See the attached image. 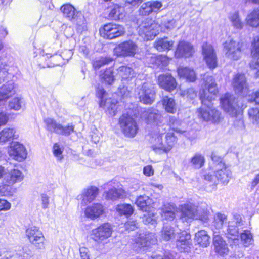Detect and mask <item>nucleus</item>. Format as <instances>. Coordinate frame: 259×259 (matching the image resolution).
<instances>
[{
  "instance_id": "nucleus-1",
  "label": "nucleus",
  "mask_w": 259,
  "mask_h": 259,
  "mask_svg": "<svg viewBox=\"0 0 259 259\" xmlns=\"http://www.w3.org/2000/svg\"><path fill=\"white\" fill-rule=\"evenodd\" d=\"M212 163L210 165V168L213 171L214 175L206 174L204 179L212 184L210 185L215 187L218 183L220 182L223 185H226L229 182L231 172L228 168L223 159L215 153L211 155Z\"/></svg>"
},
{
  "instance_id": "nucleus-2",
  "label": "nucleus",
  "mask_w": 259,
  "mask_h": 259,
  "mask_svg": "<svg viewBox=\"0 0 259 259\" xmlns=\"http://www.w3.org/2000/svg\"><path fill=\"white\" fill-rule=\"evenodd\" d=\"M203 81L202 89L200 92V98L202 104L205 105H206V102H210L215 99L218 89L217 84L212 76L204 75Z\"/></svg>"
},
{
  "instance_id": "nucleus-3",
  "label": "nucleus",
  "mask_w": 259,
  "mask_h": 259,
  "mask_svg": "<svg viewBox=\"0 0 259 259\" xmlns=\"http://www.w3.org/2000/svg\"><path fill=\"white\" fill-rule=\"evenodd\" d=\"M198 118L203 121L209 122L213 124H218L223 120L221 112L210 104H207L199 108L197 110Z\"/></svg>"
},
{
  "instance_id": "nucleus-4",
  "label": "nucleus",
  "mask_w": 259,
  "mask_h": 259,
  "mask_svg": "<svg viewBox=\"0 0 259 259\" xmlns=\"http://www.w3.org/2000/svg\"><path fill=\"white\" fill-rule=\"evenodd\" d=\"M177 139L173 133H168L165 136L164 142L162 135H157L152 138V148L156 152L162 151L163 152H169L175 144Z\"/></svg>"
},
{
  "instance_id": "nucleus-5",
  "label": "nucleus",
  "mask_w": 259,
  "mask_h": 259,
  "mask_svg": "<svg viewBox=\"0 0 259 259\" xmlns=\"http://www.w3.org/2000/svg\"><path fill=\"white\" fill-rule=\"evenodd\" d=\"M97 96L101 99L100 106L111 116L115 115L118 106L117 101L114 99L106 98L107 93L102 87H98L96 90Z\"/></svg>"
},
{
  "instance_id": "nucleus-6",
  "label": "nucleus",
  "mask_w": 259,
  "mask_h": 259,
  "mask_svg": "<svg viewBox=\"0 0 259 259\" xmlns=\"http://www.w3.org/2000/svg\"><path fill=\"white\" fill-rule=\"evenodd\" d=\"M222 108L232 117H236L241 113L240 107L234 95L226 93L220 98Z\"/></svg>"
},
{
  "instance_id": "nucleus-7",
  "label": "nucleus",
  "mask_w": 259,
  "mask_h": 259,
  "mask_svg": "<svg viewBox=\"0 0 259 259\" xmlns=\"http://www.w3.org/2000/svg\"><path fill=\"white\" fill-rule=\"evenodd\" d=\"M159 25L151 19H146L139 26V34L144 40L153 39L158 33Z\"/></svg>"
},
{
  "instance_id": "nucleus-8",
  "label": "nucleus",
  "mask_w": 259,
  "mask_h": 259,
  "mask_svg": "<svg viewBox=\"0 0 259 259\" xmlns=\"http://www.w3.org/2000/svg\"><path fill=\"white\" fill-rule=\"evenodd\" d=\"M99 31L101 36L103 38L113 39L124 35L125 30L122 25L110 23L101 27Z\"/></svg>"
},
{
  "instance_id": "nucleus-9",
  "label": "nucleus",
  "mask_w": 259,
  "mask_h": 259,
  "mask_svg": "<svg viewBox=\"0 0 259 259\" xmlns=\"http://www.w3.org/2000/svg\"><path fill=\"white\" fill-rule=\"evenodd\" d=\"M119 123L125 136L128 137L136 136L138 131V126L132 116L124 114L120 117Z\"/></svg>"
},
{
  "instance_id": "nucleus-10",
  "label": "nucleus",
  "mask_w": 259,
  "mask_h": 259,
  "mask_svg": "<svg viewBox=\"0 0 259 259\" xmlns=\"http://www.w3.org/2000/svg\"><path fill=\"white\" fill-rule=\"evenodd\" d=\"M243 43L233 40L226 41L224 44L225 56L232 60H238L241 56Z\"/></svg>"
},
{
  "instance_id": "nucleus-11",
  "label": "nucleus",
  "mask_w": 259,
  "mask_h": 259,
  "mask_svg": "<svg viewBox=\"0 0 259 259\" xmlns=\"http://www.w3.org/2000/svg\"><path fill=\"white\" fill-rule=\"evenodd\" d=\"M138 47L132 40H127L119 44L114 49V53L119 57H133L137 53Z\"/></svg>"
},
{
  "instance_id": "nucleus-12",
  "label": "nucleus",
  "mask_w": 259,
  "mask_h": 259,
  "mask_svg": "<svg viewBox=\"0 0 259 259\" xmlns=\"http://www.w3.org/2000/svg\"><path fill=\"white\" fill-rule=\"evenodd\" d=\"M29 242L38 249L45 248V237L39 229L35 226L28 228L26 231Z\"/></svg>"
},
{
  "instance_id": "nucleus-13",
  "label": "nucleus",
  "mask_w": 259,
  "mask_h": 259,
  "mask_svg": "<svg viewBox=\"0 0 259 259\" xmlns=\"http://www.w3.org/2000/svg\"><path fill=\"white\" fill-rule=\"evenodd\" d=\"M138 97L140 102L146 104H151L155 99V91L153 84L150 82H145L138 88Z\"/></svg>"
},
{
  "instance_id": "nucleus-14",
  "label": "nucleus",
  "mask_w": 259,
  "mask_h": 259,
  "mask_svg": "<svg viewBox=\"0 0 259 259\" xmlns=\"http://www.w3.org/2000/svg\"><path fill=\"white\" fill-rule=\"evenodd\" d=\"M9 156L13 160L21 162L27 157V152L24 146L17 142H12L8 147Z\"/></svg>"
},
{
  "instance_id": "nucleus-15",
  "label": "nucleus",
  "mask_w": 259,
  "mask_h": 259,
  "mask_svg": "<svg viewBox=\"0 0 259 259\" xmlns=\"http://www.w3.org/2000/svg\"><path fill=\"white\" fill-rule=\"evenodd\" d=\"M178 209L181 212L180 219L183 222H186L196 220L198 216V212L200 211L197 206L191 203L180 205Z\"/></svg>"
},
{
  "instance_id": "nucleus-16",
  "label": "nucleus",
  "mask_w": 259,
  "mask_h": 259,
  "mask_svg": "<svg viewBox=\"0 0 259 259\" xmlns=\"http://www.w3.org/2000/svg\"><path fill=\"white\" fill-rule=\"evenodd\" d=\"M112 229L109 223H104L92 230V238L96 242H102L111 236Z\"/></svg>"
},
{
  "instance_id": "nucleus-17",
  "label": "nucleus",
  "mask_w": 259,
  "mask_h": 259,
  "mask_svg": "<svg viewBox=\"0 0 259 259\" xmlns=\"http://www.w3.org/2000/svg\"><path fill=\"white\" fill-rule=\"evenodd\" d=\"M232 85L235 92L242 96L246 95L248 91V87L245 75L238 73L233 77Z\"/></svg>"
},
{
  "instance_id": "nucleus-18",
  "label": "nucleus",
  "mask_w": 259,
  "mask_h": 259,
  "mask_svg": "<svg viewBox=\"0 0 259 259\" xmlns=\"http://www.w3.org/2000/svg\"><path fill=\"white\" fill-rule=\"evenodd\" d=\"M202 55L204 60L209 68L213 69L217 65L216 54L212 46L208 43L202 45Z\"/></svg>"
},
{
  "instance_id": "nucleus-19",
  "label": "nucleus",
  "mask_w": 259,
  "mask_h": 259,
  "mask_svg": "<svg viewBox=\"0 0 259 259\" xmlns=\"http://www.w3.org/2000/svg\"><path fill=\"white\" fill-rule=\"evenodd\" d=\"M192 246L191 236L190 233L182 231L178 236L176 247L181 252H189Z\"/></svg>"
},
{
  "instance_id": "nucleus-20",
  "label": "nucleus",
  "mask_w": 259,
  "mask_h": 259,
  "mask_svg": "<svg viewBox=\"0 0 259 259\" xmlns=\"http://www.w3.org/2000/svg\"><path fill=\"white\" fill-rule=\"evenodd\" d=\"M134 241L136 246L141 248L156 243V238L153 233L145 232L137 235Z\"/></svg>"
},
{
  "instance_id": "nucleus-21",
  "label": "nucleus",
  "mask_w": 259,
  "mask_h": 259,
  "mask_svg": "<svg viewBox=\"0 0 259 259\" xmlns=\"http://www.w3.org/2000/svg\"><path fill=\"white\" fill-rule=\"evenodd\" d=\"M242 225V218L239 214H235L232 220L229 222L228 228L226 233L227 237L230 239L238 240V227Z\"/></svg>"
},
{
  "instance_id": "nucleus-22",
  "label": "nucleus",
  "mask_w": 259,
  "mask_h": 259,
  "mask_svg": "<svg viewBox=\"0 0 259 259\" xmlns=\"http://www.w3.org/2000/svg\"><path fill=\"white\" fill-rule=\"evenodd\" d=\"M157 83L161 88L169 92L174 91L177 86L175 78L169 73L160 75L158 77Z\"/></svg>"
},
{
  "instance_id": "nucleus-23",
  "label": "nucleus",
  "mask_w": 259,
  "mask_h": 259,
  "mask_svg": "<svg viewBox=\"0 0 259 259\" xmlns=\"http://www.w3.org/2000/svg\"><path fill=\"white\" fill-rule=\"evenodd\" d=\"M105 211V208L103 204L96 203L86 207L84 215L88 218L94 220L103 215Z\"/></svg>"
},
{
  "instance_id": "nucleus-24",
  "label": "nucleus",
  "mask_w": 259,
  "mask_h": 259,
  "mask_svg": "<svg viewBox=\"0 0 259 259\" xmlns=\"http://www.w3.org/2000/svg\"><path fill=\"white\" fill-rule=\"evenodd\" d=\"M194 52V47L191 43L185 40H181L177 45L175 55L177 58H189L192 56Z\"/></svg>"
},
{
  "instance_id": "nucleus-25",
  "label": "nucleus",
  "mask_w": 259,
  "mask_h": 259,
  "mask_svg": "<svg viewBox=\"0 0 259 259\" xmlns=\"http://www.w3.org/2000/svg\"><path fill=\"white\" fill-rule=\"evenodd\" d=\"M60 10L64 17L73 21L77 25H80L79 20L81 19V13L78 12L72 5L70 4L64 5L61 7Z\"/></svg>"
},
{
  "instance_id": "nucleus-26",
  "label": "nucleus",
  "mask_w": 259,
  "mask_h": 259,
  "mask_svg": "<svg viewBox=\"0 0 259 259\" xmlns=\"http://www.w3.org/2000/svg\"><path fill=\"white\" fill-rule=\"evenodd\" d=\"M99 193L98 189L95 186H91L84 189L81 194L78 195L77 199L81 200V204L86 205L94 201Z\"/></svg>"
},
{
  "instance_id": "nucleus-27",
  "label": "nucleus",
  "mask_w": 259,
  "mask_h": 259,
  "mask_svg": "<svg viewBox=\"0 0 259 259\" xmlns=\"http://www.w3.org/2000/svg\"><path fill=\"white\" fill-rule=\"evenodd\" d=\"M251 54L252 57L254 59L250 63V67L252 69L256 71L255 73V77H259V37L256 36L254 37L253 41L251 44Z\"/></svg>"
},
{
  "instance_id": "nucleus-28",
  "label": "nucleus",
  "mask_w": 259,
  "mask_h": 259,
  "mask_svg": "<svg viewBox=\"0 0 259 259\" xmlns=\"http://www.w3.org/2000/svg\"><path fill=\"white\" fill-rule=\"evenodd\" d=\"M213 236V245L215 252L221 256L227 255L229 249L225 241L217 232H214Z\"/></svg>"
},
{
  "instance_id": "nucleus-29",
  "label": "nucleus",
  "mask_w": 259,
  "mask_h": 259,
  "mask_svg": "<svg viewBox=\"0 0 259 259\" xmlns=\"http://www.w3.org/2000/svg\"><path fill=\"white\" fill-rule=\"evenodd\" d=\"M19 135L14 127H6L0 131V144H3L9 141L17 139Z\"/></svg>"
},
{
  "instance_id": "nucleus-30",
  "label": "nucleus",
  "mask_w": 259,
  "mask_h": 259,
  "mask_svg": "<svg viewBox=\"0 0 259 259\" xmlns=\"http://www.w3.org/2000/svg\"><path fill=\"white\" fill-rule=\"evenodd\" d=\"M177 72L180 78H184L188 81L194 82L197 78L195 71L191 68L179 67L177 69Z\"/></svg>"
},
{
  "instance_id": "nucleus-31",
  "label": "nucleus",
  "mask_w": 259,
  "mask_h": 259,
  "mask_svg": "<svg viewBox=\"0 0 259 259\" xmlns=\"http://www.w3.org/2000/svg\"><path fill=\"white\" fill-rule=\"evenodd\" d=\"M24 177V175L21 171L18 169H13L5 177V180L9 184L12 185L22 181Z\"/></svg>"
},
{
  "instance_id": "nucleus-32",
  "label": "nucleus",
  "mask_w": 259,
  "mask_h": 259,
  "mask_svg": "<svg viewBox=\"0 0 259 259\" xmlns=\"http://www.w3.org/2000/svg\"><path fill=\"white\" fill-rule=\"evenodd\" d=\"M15 94V85L12 82H7L0 88V96L1 99L4 100L8 99Z\"/></svg>"
},
{
  "instance_id": "nucleus-33",
  "label": "nucleus",
  "mask_w": 259,
  "mask_h": 259,
  "mask_svg": "<svg viewBox=\"0 0 259 259\" xmlns=\"http://www.w3.org/2000/svg\"><path fill=\"white\" fill-rule=\"evenodd\" d=\"M118 75L121 77L122 81H128L136 76V73L131 67L122 66L117 69Z\"/></svg>"
},
{
  "instance_id": "nucleus-34",
  "label": "nucleus",
  "mask_w": 259,
  "mask_h": 259,
  "mask_svg": "<svg viewBox=\"0 0 259 259\" xmlns=\"http://www.w3.org/2000/svg\"><path fill=\"white\" fill-rule=\"evenodd\" d=\"M195 240L200 246L206 247L210 244V237L205 230H200L195 234Z\"/></svg>"
},
{
  "instance_id": "nucleus-35",
  "label": "nucleus",
  "mask_w": 259,
  "mask_h": 259,
  "mask_svg": "<svg viewBox=\"0 0 259 259\" xmlns=\"http://www.w3.org/2000/svg\"><path fill=\"white\" fill-rule=\"evenodd\" d=\"M174 44L172 40H168L164 37L156 40L154 43V47L159 51H164L171 50Z\"/></svg>"
},
{
  "instance_id": "nucleus-36",
  "label": "nucleus",
  "mask_w": 259,
  "mask_h": 259,
  "mask_svg": "<svg viewBox=\"0 0 259 259\" xmlns=\"http://www.w3.org/2000/svg\"><path fill=\"white\" fill-rule=\"evenodd\" d=\"M246 25L253 28L259 27V9H255L249 13L245 19Z\"/></svg>"
},
{
  "instance_id": "nucleus-37",
  "label": "nucleus",
  "mask_w": 259,
  "mask_h": 259,
  "mask_svg": "<svg viewBox=\"0 0 259 259\" xmlns=\"http://www.w3.org/2000/svg\"><path fill=\"white\" fill-rule=\"evenodd\" d=\"M163 108L168 113L174 114L177 111V105L175 100L168 96H164L161 100Z\"/></svg>"
},
{
  "instance_id": "nucleus-38",
  "label": "nucleus",
  "mask_w": 259,
  "mask_h": 259,
  "mask_svg": "<svg viewBox=\"0 0 259 259\" xmlns=\"http://www.w3.org/2000/svg\"><path fill=\"white\" fill-rule=\"evenodd\" d=\"M126 195L125 192L122 189L115 188L110 189L106 193L105 198L107 200H115L123 198Z\"/></svg>"
},
{
  "instance_id": "nucleus-39",
  "label": "nucleus",
  "mask_w": 259,
  "mask_h": 259,
  "mask_svg": "<svg viewBox=\"0 0 259 259\" xmlns=\"http://www.w3.org/2000/svg\"><path fill=\"white\" fill-rule=\"evenodd\" d=\"M205 162L204 156L200 153H196L190 159L191 165L195 169H200Z\"/></svg>"
},
{
  "instance_id": "nucleus-40",
  "label": "nucleus",
  "mask_w": 259,
  "mask_h": 259,
  "mask_svg": "<svg viewBox=\"0 0 259 259\" xmlns=\"http://www.w3.org/2000/svg\"><path fill=\"white\" fill-rule=\"evenodd\" d=\"M175 205L171 204H166L162 208V217L167 220H172L175 218Z\"/></svg>"
},
{
  "instance_id": "nucleus-41",
  "label": "nucleus",
  "mask_w": 259,
  "mask_h": 259,
  "mask_svg": "<svg viewBox=\"0 0 259 259\" xmlns=\"http://www.w3.org/2000/svg\"><path fill=\"white\" fill-rule=\"evenodd\" d=\"M147 122L149 123L161 122L162 116L158 110L154 109H149L147 113Z\"/></svg>"
},
{
  "instance_id": "nucleus-42",
  "label": "nucleus",
  "mask_w": 259,
  "mask_h": 259,
  "mask_svg": "<svg viewBox=\"0 0 259 259\" xmlns=\"http://www.w3.org/2000/svg\"><path fill=\"white\" fill-rule=\"evenodd\" d=\"M229 19L231 22L232 25L235 28L241 29L243 27V22L242 21L238 12L230 13L229 16Z\"/></svg>"
},
{
  "instance_id": "nucleus-43",
  "label": "nucleus",
  "mask_w": 259,
  "mask_h": 259,
  "mask_svg": "<svg viewBox=\"0 0 259 259\" xmlns=\"http://www.w3.org/2000/svg\"><path fill=\"white\" fill-rule=\"evenodd\" d=\"M116 210L120 215L129 217L133 214L134 209L130 204H121L116 206Z\"/></svg>"
},
{
  "instance_id": "nucleus-44",
  "label": "nucleus",
  "mask_w": 259,
  "mask_h": 259,
  "mask_svg": "<svg viewBox=\"0 0 259 259\" xmlns=\"http://www.w3.org/2000/svg\"><path fill=\"white\" fill-rule=\"evenodd\" d=\"M109 15L115 20L122 19L125 16L124 9L118 5L115 6L111 10Z\"/></svg>"
},
{
  "instance_id": "nucleus-45",
  "label": "nucleus",
  "mask_w": 259,
  "mask_h": 259,
  "mask_svg": "<svg viewBox=\"0 0 259 259\" xmlns=\"http://www.w3.org/2000/svg\"><path fill=\"white\" fill-rule=\"evenodd\" d=\"M249 119L253 124L259 127V108L250 107L248 110Z\"/></svg>"
},
{
  "instance_id": "nucleus-46",
  "label": "nucleus",
  "mask_w": 259,
  "mask_h": 259,
  "mask_svg": "<svg viewBox=\"0 0 259 259\" xmlns=\"http://www.w3.org/2000/svg\"><path fill=\"white\" fill-rule=\"evenodd\" d=\"M175 236L174 228L169 226H164L161 231V236L162 239L165 241H169L174 238Z\"/></svg>"
},
{
  "instance_id": "nucleus-47",
  "label": "nucleus",
  "mask_w": 259,
  "mask_h": 259,
  "mask_svg": "<svg viewBox=\"0 0 259 259\" xmlns=\"http://www.w3.org/2000/svg\"><path fill=\"white\" fill-rule=\"evenodd\" d=\"M48 130L58 134L61 128V124L57 123L54 119L48 118L44 120Z\"/></svg>"
},
{
  "instance_id": "nucleus-48",
  "label": "nucleus",
  "mask_w": 259,
  "mask_h": 259,
  "mask_svg": "<svg viewBox=\"0 0 259 259\" xmlns=\"http://www.w3.org/2000/svg\"><path fill=\"white\" fill-rule=\"evenodd\" d=\"M113 73V69L110 68L104 71L103 73H102L100 75V76L101 77L102 80L104 81L105 83L108 84H111L113 83V82L114 80V77Z\"/></svg>"
},
{
  "instance_id": "nucleus-49",
  "label": "nucleus",
  "mask_w": 259,
  "mask_h": 259,
  "mask_svg": "<svg viewBox=\"0 0 259 259\" xmlns=\"http://www.w3.org/2000/svg\"><path fill=\"white\" fill-rule=\"evenodd\" d=\"M240 237L241 242L245 247H248L253 242L252 235L249 231H244V232L241 234Z\"/></svg>"
},
{
  "instance_id": "nucleus-50",
  "label": "nucleus",
  "mask_w": 259,
  "mask_h": 259,
  "mask_svg": "<svg viewBox=\"0 0 259 259\" xmlns=\"http://www.w3.org/2000/svg\"><path fill=\"white\" fill-rule=\"evenodd\" d=\"M169 123L171 127L174 130L181 133H183L185 132V130L180 127L183 123L180 120L177 119L175 117L170 116L169 117Z\"/></svg>"
},
{
  "instance_id": "nucleus-51",
  "label": "nucleus",
  "mask_w": 259,
  "mask_h": 259,
  "mask_svg": "<svg viewBox=\"0 0 259 259\" xmlns=\"http://www.w3.org/2000/svg\"><path fill=\"white\" fill-rule=\"evenodd\" d=\"M227 220V217L222 213H217L214 218L213 226L217 229L222 228L225 221Z\"/></svg>"
},
{
  "instance_id": "nucleus-52",
  "label": "nucleus",
  "mask_w": 259,
  "mask_h": 259,
  "mask_svg": "<svg viewBox=\"0 0 259 259\" xmlns=\"http://www.w3.org/2000/svg\"><path fill=\"white\" fill-rule=\"evenodd\" d=\"M150 199L149 197L143 195L139 196L136 202L138 207L142 210L144 209L149 204H150Z\"/></svg>"
},
{
  "instance_id": "nucleus-53",
  "label": "nucleus",
  "mask_w": 259,
  "mask_h": 259,
  "mask_svg": "<svg viewBox=\"0 0 259 259\" xmlns=\"http://www.w3.org/2000/svg\"><path fill=\"white\" fill-rule=\"evenodd\" d=\"M23 103L21 98H14L9 102V106L11 109L19 110L22 107Z\"/></svg>"
},
{
  "instance_id": "nucleus-54",
  "label": "nucleus",
  "mask_w": 259,
  "mask_h": 259,
  "mask_svg": "<svg viewBox=\"0 0 259 259\" xmlns=\"http://www.w3.org/2000/svg\"><path fill=\"white\" fill-rule=\"evenodd\" d=\"M200 211L198 212V215L196 220H200L203 223H206L209 220V212L206 208H199Z\"/></svg>"
},
{
  "instance_id": "nucleus-55",
  "label": "nucleus",
  "mask_w": 259,
  "mask_h": 259,
  "mask_svg": "<svg viewBox=\"0 0 259 259\" xmlns=\"http://www.w3.org/2000/svg\"><path fill=\"white\" fill-rule=\"evenodd\" d=\"M139 12L140 15L143 16L148 15L152 13L149 1L143 3L139 9Z\"/></svg>"
},
{
  "instance_id": "nucleus-56",
  "label": "nucleus",
  "mask_w": 259,
  "mask_h": 259,
  "mask_svg": "<svg viewBox=\"0 0 259 259\" xmlns=\"http://www.w3.org/2000/svg\"><path fill=\"white\" fill-rule=\"evenodd\" d=\"M8 68V65L0 59V83L7 76L9 70Z\"/></svg>"
},
{
  "instance_id": "nucleus-57",
  "label": "nucleus",
  "mask_w": 259,
  "mask_h": 259,
  "mask_svg": "<svg viewBox=\"0 0 259 259\" xmlns=\"http://www.w3.org/2000/svg\"><path fill=\"white\" fill-rule=\"evenodd\" d=\"M112 61V59L111 58H101L94 61L93 66L95 69H99L102 65L108 64Z\"/></svg>"
},
{
  "instance_id": "nucleus-58",
  "label": "nucleus",
  "mask_w": 259,
  "mask_h": 259,
  "mask_svg": "<svg viewBox=\"0 0 259 259\" xmlns=\"http://www.w3.org/2000/svg\"><path fill=\"white\" fill-rule=\"evenodd\" d=\"M74 126L72 124L66 126H63L61 124V128L59 129L58 134L64 136H69L74 132Z\"/></svg>"
},
{
  "instance_id": "nucleus-59",
  "label": "nucleus",
  "mask_w": 259,
  "mask_h": 259,
  "mask_svg": "<svg viewBox=\"0 0 259 259\" xmlns=\"http://www.w3.org/2000/svg\"><path fill=\"white\" fill-rule=\"evenodd\" d=\"M63 149L58 143H55L53 147V152L54 156L58 160H61L63 157L62 155Z\"/></svg>"
},
{
  "instance_id": "nucleus-60",
  "label": "nucleus",
  "mask_w": 259,
  "mask_h": 259,
  "mask_svg": "<svg viewBox=\"0 0 259 259\" xmlns=\"http://www.w3.org/2000/svg\"><path fill=\"white\" fill-rule=\"evenodd\" d=\"M175 21L174 19L165 21L162 22L160 25L161 29L163 31L169 30L173 29L175 27Z\"/></svg>"
},
{
  "instance_id": "nucleus-61",
  "label": "nucleus",
  "mask_w": 259,
  "mask_h": 259,
  "mask_svg": "<svg viewBox=\"0 0 259 259\" xmlns=\"http://www.w3.org/2000/svg\"><path fill=\"white\" fill-rule=\"evenodd\" d=\"M149 2L151 8L152 12H158L163 6L161 2L159 1H150Z\"/></svg>"
},
{
  "instance_id": "nucleus-62",
  "label": "nucleus",
  "mask_w": 259,
  "mask_h": 259,
  "mask_svg": "<svg viewBox=\"0 0 259 259\" xmlns=\"http://www.w3.org/2000/svg\"><path fill=\"white\" fill-rule=\"evenodd\" d=\"M125 228L129 231L134 230L138 227V223L135 220H130L124 225Z\"/></svg>"
},
{
  "instance_id": "nucleus-63",
  "label": "nucleus",
  "mask_w": 259,
  "mask_h": 259,
  "mask_svg": "<svg viewBox=\"0 0 259 259\" xmlns=\"http://www.w3.org/2000/svg\"><path fill=\"white\" fill-rule=\"evenodd\" d=\"M79 253L81 259H90L89 250L85 247H81L79 248Z\"/></svg>"
},
{
  "instance_id": "nucleus-64",
  "label": "nucleus",
  "mask_w": 259,
  "mask_h": 259,
  "mask_svg": "<svg viewBox=\"0 0 259 259\" xmlns=\"http://www.w3.org/2000/svg\"><path fill=\"white\" fill-rule=\"evenodd\" d=\"M248 100L250 102H255L256 104L259 105V91L253 92L249 95Z\"/></svg>"
}]
</instances>
